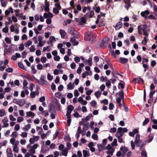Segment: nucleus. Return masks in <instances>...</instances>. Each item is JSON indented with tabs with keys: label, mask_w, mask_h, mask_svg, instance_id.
<instances>
[{
	"label": "nucleus",
	"mask_w": 157,
	"mask_h": 157,
	"mask_svg": "<svg viewBox=\"0 0 157 157\" xmlns=\"http://www.w3.org/2000/svg\"><path fill=\"white\" fill-rule=\"evenodd\" d=\"M117 95H118L119 98H121L123 99L124 98V94L123 90L120 91L118 94H117Z\"/></svg>",
	"instance_id": "30"
},
{
	"label": "nucleus",
	"mask_w": 157,
	"mask_h": 157,
	"mask_svg": "<svg viewBox=\"0 0 157 157\" xmlns=\"http://www.w3.org/2000/svg\"><path fill=\"white\" fill-rule=\"evenodd\" d=\"M27 133L26 132H23L20 134V136L23 138L27 137Z\"/></svg>",
	"instance_id": "44"
},
{
	"label": "nucleus",
	"mask_w": 157,
	"mask_h": 157,
	"mask_svg": "<svg viewBox=\"0 0 157 157\" xmlns=\"http://www.w3.org/2000/svg\"><path fill=\"white\" fill-rule=\"evenodd\" d=\"M39 110L41 112H43L42 113L43 114L45 115L46 116L48 115V113L47 111H43L44 109H39Z\"/></svg>",
	"instance_id": "38"
},
{
	"label": "nucleus",
	"mask_w": 157,
	"mask_h": 157,
	"mask_svg": "<svg viewBox=\"0 0 157 157\" xmlns=\"http://www.w3.org/2000/svg\"><path fill=\"white\" fill-rule=\"evenodd\" d=\"M147 28V25H140L138 26V33L140 34L142 33V31H143V33L147 32L146 30Z\"/></svg>",
	"instance_id": "4"
},
{
	"label": "nucleus",
	"mask_w": 157,
	"mask_h": 157,
	"mask_svg": "<svg viewBox=\"0 0 157 157\" xmlns=\"http://www.w3.org/2000/svg\"><path fill=\"white\" fill-rule=\"evenodd\" d=\"M47 77L48 79L50 81L52 80L53 78V77L51 75L49 74H47Z\"/></svg>",
	"instance_id": "59"
},
{
	"label": "nucleus",
	"mask_w": 157,
	"mask_h": 157,
	"mask_svg": "<svg viewBox=\"0 0 157 157\" xmlns=\"http://www.w3.org/2000/svg\"><path fill=\"white\" fill-rule=\"evenodd\" d=\"M55 6H56V8L60 10L61 9V7L59 4L58 3H56L55 5Z\"/></svg>",
	"instance_id": "62"
},
{
	"label": "nucleus",
	"mask_w": 157,
	"mask_h": 157,
	"mask_svg": "<svg viewBox=\"0 0 157 157\" xmlns=\"http://www.w3.org/2000/svg\"><path fill=\"white\" fill-rule=\"evenodd\" d=\"M149 14V12L147 10H145L144 11L142 12L141 13V16L143 17H146Z\"/></svg>",
	"instance_id": "25"
},
{
	"label": "nucleus",
	"mask_w": 157,
	"mask_h": 157,
	"mask_svg": "<svg viewBox=\"0 0 157 157\" xmlns=\"http://www.w3.org/2000/svg\"><path fill=\"white\" fill-rule=\"evenodd\" d=\"M135 144L137 146H139L141 143V140L140 139V136L137 134L136 136L135 140L134 141Z\"/></svg>",
	"instance_id": "6"
},
{
	"label": "nucleus",
	"mask_w": 157,
	"mask_h": 157,
	"mask_svg": "<svg viewBox=\"0 0 157 157\" xmlns=\"http://www.w3.org/2000/svg\"><path fill=\"white\" fill-rule=\"evenodd\" d=\"M5 40L7 43L10 44L11 43V40L8 37H6Z\"/></svg>",
	"instance_id": "64"
},
{
	"label": "nucleus",
	"mask_w": 157,
	"mask_h": 157,
	"mask_svg": "<svg viewBox=\"0 0 157 157\" xmlns=\"http://www.w3.org/2000/svg\"><path fill=\"white\" fill-rule=\"evenodd\" d=\"M101 94V92L99 91H96L94 93V95L97 98H99Z\"/></svg>",
	"instance_id": "24"
},
{
	"label": "nucleus",
	"mask_w": 157,
	"mask_h": 157,
	"mask_svg": "<svg viewBox=\"0 0 157 157\" xmlns=\"http://www.w3.org/2000/svg\"><path fill=\"white\" fill-rule=\"evenodd\" d=\"M86 131L82 129V130L80 127L79 126L78 128L77 133L75 135L77 139H78L80 137L79 134L80 133L82 136H84L86 134Z\"/></svg>",
	"instance_id": "3"
},
{
	"label": "nucleus",
	"mask_w": 157,
	"mask_h": 157,
	"mask_svg": "<svg viewBox=\"0 0 157 157\" xmlns=\"http://www.w3.org/2000/svg\"><path fill=\"white\" fill-rule=\"evenodd\" d=\"M119 61L121 63H126L128 61V59L125 58L121 57L119 59Z\"/></svg>",
	"instance_id": "19"
},
{
	"label": "nucleus",
	"mask_w": 157,
	"mask_h": 157,
	"mask_svg": "<svg viewBox=\"0 0 157 157\" xmlns=\"http://www.w3.org/2000/svg\"><path fill=\"white\" fill-rule=\"evenodd\" d=\"M10 143L13 145H15V144H16L17 143V144H18L19 143L18 141H15V139L14 138H12L10 140Z\"/></svg>",
	"instance_id": "18"
},
{
	"label": "nucleus",
	"mask_w": 157,
	"mask_h": 157,
	"mask_svg": "<svg viewBox=\"0 0 157 157\" xmlns=\"http://www.w3.org/2000/svg\"><path fill=\"white\" fill-rule=\"evenodd\" d=\"M32 43V41L29 40L27 42H25L24 43V45L25 47H27L31 45Z\"/></svg>",
	"instance_id": "31"
},
{
	"label": "nucleus",
	"mask_w": 157,
	"mask_h": 157,
	"mask_svg": "<svg viewBox=\"0 0 157 157\" xmlns=\"http://www.w3.org/2000/svg\"><path fill=\"white\" fill-rule=\"evenodd\" d=\"M68 150L66 149H64L62 151V155L66 156L67 155Z\"/></svg>",
	"instance_id": "34"
},
{
	"label": "nucleus",
	"mask_w": 157,
	"mask_h": 157,
	"mask_svg": "<svg viewBox=\"0 0 157 157\" xmlns=\"http://www.w3.org/2000/svg\"><path fill=\"white\" fill-rule=\"evenodd\" d=\"M20 128V126L19 124H16L14 127V130L16 131H17L18 130H19Z\"/></svg>",
	"instance_id": "48"
},
{
	"label": "nucleus",
	"mask_w": 157,
	"mask_h": 157,
	"mask_svg": "<svg viewBox=\"0 0 157 157\" xmlns=\"http://www.w3.org/2000/svg\"><path fill=\"white\" fill-rule=\"evenodd\" d=\"M44 17L45 18L48 17L52 18L53 17V15L51 13L49 12L48 13H44Z\"/></svg>",
	"instance_id": "10"
},
{
	"label": "nucleus",
	"mask_w": 157,
	"mask_h": 157,
	"mask_svg": "<svg viewBox=\"0 0 157 157\" xmlns=\"http://www.w3.org/2000/svg\"><path fill=\"white\" fill-rule=\"evenodd\" d=\"M120 151H119L117 153L116 155L118 157L121 156L124 157L126 154L127 152L128 151V148L124 146H121L120 148Z\"/></svg>",
	"instance_id": "1"
},
{
	"label": "nucleus",
	"mask_w": 157,
	"mask_h": 157,
	"mask_svg": "<svg viewBox=\"0 0 157 157\" xmlns=\"http://www.w3.org/2000/svg\"><path fill=\"white\" fill-rule=\"evenodd\" d=\"M50 48L49 46H47V47H44L43 48V51L44 52L46 51H49L50 50Z\"/></svg>",
	"instance_id": "37"
},
{
	"label": "nucleus",
	"mask_w": 157,
	"mask_h": 157,
	"mask_svg": "<svg viewBox=\"0 0 157 157\" xmlns=\"http://www.w3.org/2000/svg\"><path fill=\"white\" fill-rule=\"evenodd\" d=\"M118 136H119V137H116L118 138V142L120 143H124V142L123 141V139L122 138H121V137L122 136H120L119 135H118Z\"/></svg>",
	"instance_id": "47"
},
{
	"label": "nucleus",
	"mask_w": 157,
	"mask_h": 157,
	"mask_svg": "<svg viewBox=\"0 0 157 157\" xmlns=\"http://www.w3.org/2000/svg\"><path fill=\"white\" fill-rule=\"evenodd\" d=\"M18 145L17 144V143L15 144V145L13 146V151L16 153H18V148L17 147Z\"/></svg>",
	"instance_id": "32"
},
{
	"label": "nucleus",
	"mask_w": 157,
	"mask_h": 157,
	"mask_svg": "<svg viewBox=\"0 0 157 157\" xmlns=\"http://www.w3.org/2000/svg\"><path fill=\"white\" fill-rule=\"evenodd\" d=\"M130 144H131V145L132 149H135V142H133L132 141H131L130 142Z\"/></svg>",
	"instance_id": "57"
},
{
	"label": "nucleus",
	"mask_w": 157,
	"mask_h": 157,
	"mask_svg": "<svg viewBox=\"0 0 157 157\" xmlns=\"http://www.w3.org/2000/svg\"><path fill=\"white\" fill-rule=\"evenodd\" d=\"M5 115V112L4 110L3 109H0V116L3 117Z\"/></svg>",
	"instance_id": "35"
},
{
	"label": "nucleus",
	"mask_w": 157,
	"mask_h": 157,
	"mask_svg": "<svg viewBox=\"0 0 157 157\" xmlns=\"http://www.w3.org/2000/svg\"><path fill=\"white\" fill-rule=\"evenodd\" d=\"M0 1L2 6L3 7H6L7 5V0H1Z\"/></svg>",
	"instance_id": "26"
},
{
	"label": "nucleus",
	"mask_w": 157,
	"mask_h": 157,
	"mask_svg": "<svg viewBox=\"0 0 157 157\" xmlns=\"http://www.w3.org/2000/svg\"><path fill=\"white\" fill-rule=\"evenodd\" d=\"M6 153L7 157H13V154L10 148H7Z\"/></svg>",
	"instance_id": "9"
},
{
	"label": "nucleus",
	"mask_w": 157,
	"mask_h": 157,
	"mask_svg": "<svg viewBox=\"0 0 157 157\" xmlns=\"http://www.w3.org/2000/svg\"><path fill=\"white\" fill-rule=\"evenodd\" d=\"M117 139H114L113 142L112 143V146H117Z\"/></svg>",
	"instance_id": "43"
},
{
	"label": "nucleus",
	"mask_w": 157,
	"mask_h": 157,
	"mask_svg": "<svg viewBox=\"0 0 157 157\" xmlns=\"http://www.w3.org/2000/svg\"><path fill=\"white\" fill-rule=\"evenodd\" d=\"M92 138L94 140H96L98 139V136L96 134H93L92 136Z\"/></svg>",
	"instance_id": "45"
},
{
	"label": "nucleus",
	"mask_w": 157,
	"mask_h": 157,
	"mask_svg": "<svg viewBox=\"0 0 157 157\" xmlns=\"http://www.w3.org/2000/svg\"><path fill=\"white\" fill-rule=\"evenodd\" d=\"M26 114L27 117H31L32 118H33L35 116L34 114L31 111L27 112Z\"/></svg>",
	"instance_id": "22"
},
{
	"label": "nucleus",
	"mask_w": 157,
	"mask_h": 157,
	"mask_svg": "<svg viewBox=\"0 0 157 157\" xmlns=\"http://www.w3.org/2000/svg\"><path fill=\"white\" fill-rule=\"evenodd\" d=\"M108 151L107 152V154H109L110 155H113V152L115 151L114 148H112L111 149L108 150Z\"/></svg>",
	"instance_id": "28"
},
{
	"label": "nucleus",
	"mask_w": 157,
	"mask_h": 157,
	"mask_svg": "<svg viewBox=\"0 0 157 157\" xmlns=\"http://www.w3.org/2000/svg\"><path fill=\"white\" fill-rule=\"evenodd\" d=\"M149 121V119L147 118H146L144 121L143 123V125H146Z\"/></svg>",
	"instance_id": "55"
},
{
	"label": "nucleus",
	"mask_w": 157,
	"mask_h": 157,
	"mask_svg": "<svg viewBox=\"0 0 157 157\" xmlns=\"http://www.w3.org/2000/svg\"><path fill=\"white\" fill-rule=\"evenodd\" d=\"M97 147L100 151H101L102 149H103V147L102 145L101 144H97Z\"/></svg>",
	"instance_id": "53"
},
{
	"label": "nucleus",
	"mask_w": 157,
	"mask_h": 157,
	"mask_svg": "<svg viewBox=\"0 0 157 157\" xmlns=\"http://www.w3.org/2000/svg\"><path fill=\"white\" fill-rule=\"evenodd\" d=\"M122 26V24L120 21L118 22L115 25V28L116 30H119Z\"/></svg>",
	"instance_id": "14"
},
{
	"label": "nucleus",
	"mask_w": 157,
	"mask_h": 157,
	"mask_svg": "<svg viewBox=\"0 0 157 157\" xmlns=\"http://www.w3.org/2000/svg\"><path fill=\"white\" fill-rule=\"evenodd\" d=\"M128 130L126 128H123L122 127H119L117 128V132L116 134V137H119V135L120 136H123L124 135V133L127 132Z\"/></svg>",
	"instance_id": "2"
},
{
	"label": "nucleus",
	"mask_w": 157,
	"mask_h": 157,
	"mask_svg": "<svg viewBox=\"0 0 157 157\" xmlns=\"http://www.w3.org/2000/svg\"><path fill=\"white\" fill-rule=\"evenodd\" d=\"M2 31L4 33H7L8 32V29L7 27H6L2 29Z\"/></svg>",
	"instance_id": "61"
},
{
	"label": "nucleus",
	"mask_w": 157,
	"mask_h": 157,
	"mask_svg": "<svg viewBox=\"0 0 157 157\" xmlns=\"http://www.w3.org/2000/svg\"><path fill=\"white\" fill-rule=\"evenodd\" d=\"M49 112L52 113H56V111L55 109H50L49 110Z\"/></svg>",
	"instance_id": "63"
},
{
	"label": "nucleus",
	"mask_w": 157,
	"mask_h": 157,
	"mask_svg": "<svg viewBox=\"0 0 157 157\" xmlns=\"http://www.w3.org/2000/svg\"><path fill=\"white\" fill-rule=\"evenodd\" d=\"M92 116V115L91 114H89V115L87 116L85 118H83L82 119V120L83 121H85L89 120L90 119Z\"/></svg>",
	"instance_id": "33"
},
{
	"label": "nucleus",
	"mask_w": 157,
	"mask_h": 157,
	"mask_svg": "<svg viewBox=\"0 0 157 157\" xmlns=\"http://www.w3.org/2000/svg\"><path fill=\"white\" fill-rule=\"evenodd\" d=\"M24 120V118L21 117H19L17 118V122H21L23 121Z\"/></svg>",
	"instance_id": "40"
},
{
	"label": "nucleus",
	"mask_w": 157,
	"mask_h": 157,
	"mask_svg": "<svg viewBox=\"0 0 157 157\" xmlns=\"http://www.w3.org/2000/svg\"><path fill=\"white\" fill-rule=\"evenodd\" d=\"M85 37L88 41L90 40L93 38V33L91 32H88L85 35Z\"/></svg>",
	"instance_id": "8"
},
{
	"label": "nucleus",
	"mask_w": 157,
	"mask_h": 157,
	"mask_svg": "<svg viewBox=\"0 0 157 157\" xmlns=\"http://www.w3.org/2000/svg\"><path fill=\"white\" fill-rule=\"evenodd\" d=\"M19 50L22 51L24 49V45L23 44H21L18 47Z\"/></svg>",
	"instance_id": "46"
},
{
	"label": "nucleus",
	"mask_w": 157,
	"mask_h": 157,
	"mask_svg": "<svg viewBox=\"0 0 157 157\" xmlns=\"http://www.w3.org/2000/svg\"><path fill=\"white\" fill-rule=\"evenodd\" d=\"M67 124L68 126H69L70 125L71 123V117H67Z\"/></svg>",
	"instance_id": "42"
},
{
	"label": "nucleus",
	"mask_w": 157,
	"mask_h": 157,
	"mask_svg": "<svg viewBox=\"0 0 157 157\" xmlns=\"http://www.w3.org/2000/svg\"><path fill=\"white\" fill-rule=\"evenodd\" d=\"M43 67V66L40 64H38L37 65V68L38 70H41Z\"/></svg>",
	"instance_id": "60"
},
{
	"label": "nucleus",
	"mask_w": 157,
	"mask_h": 157,
	"mask_svg": "<svg viewBox=\"0 0 157 157\" xmlns=\"http://www.w3.org/2000/svg\"><path fill=\"white\" fill-rule=\"evenodd\" d=\"M89 74V73L87 71H85L84 73H83L82 75V77L83 78H85L86 76L88 75Z\"/></svg>",
	"instance_id": "58"
},
{
	"label": "nucleus",
	"mask_w": 157,
	"mask_h": 157,
	"mask_svg": "<svg viewBox=\"0 0 157 157\" xmlns=\"http://www.w3.org/2000/svg\"><path fill=\"white\" fill-rule=\"evenodd\" d=\"M120 98H117L116 99V100L117 102L118 103V106L119 107H124V108H127V107L126 106L124 103L123 101H122V104L121 103V99Z\"/></svg>",
	"instance_id": "7"
},
{
	"label": "nucleus",
	"mask_w": 157,
	"mask_h": 157,
	"mask_svg": "<svg viewBox=\"0 0 157 157\" xmlns=\"http://www.w3.org/2000/svg\"><path fill=\"white\" fill-rule=\"evenodd\" d=\"M49 148L47 146H42L41 149V152L43 153H45L46 151H49Z\"/></svg>",
	"instance_id": "11"
},
{
	"label": "nucleus",
	"mask_w": 157,
	"mask_h": 157,
	"mask_svg": "<svg viewBox=\"0 0 157 157\" xmlns=\"http://www.w3.org/2000/svg\"><path fill=\"white\" fill-rule=\"evenodd\" d=\"M38 145L37 144H35L33 145L30 146L29 150V151L31 153L34 154L35 153V149L38 147Z\"/></svg>",
	"instance_id": "5"
},
{
	"label": "nucleus",
	"mask_w": 157,
	"mask_h": 157,
	"mask_svg": "<svg viewBox=\"0 0 157 157\" xmlns=\"http://www.w3.org/2000/svg\"><path fill=\"white\" fill-rule=\"evenodd\" d=\"M83 156L84 157L88 156L90 155V152L89 151H86L85 150H83Z\"/></svg>",
	"instance_id": "21"
},
{
	"label": "nucleus",
	"mask_w": 157,
	"mask_h": 157,
	"mask_svg": "<svg viewBox=\"0 0 157 157\" xmlns=\"http://www.w3.org/2000/svg\"><path fill=\"white\" fill-rule=\"evenodd\" d=\"M79 24L81 25H83L86 23V20L85 17H82L80 18V21L79 22Z\"/></svg>",
	"instance_id": "23"
},
{
	"label": "nucleus",
	"mask_w": 157,
	"mask_h": 157,
	"mask_svg": "<svg viewBox=\"0 0 157 157\" xmlns=\"http://www.w3.org/2000/svg\"><path fill=\"white\" fill-rule=\"evenodd\" d=\"M75 87V85L74 83H72L71 82H70L67 86V88L68 89L72 90L74 89Z\"/></svg>",
	"instance_id": "12"
},
{
	"label": "nucleus",
	"mask_w": 157,
	"mask_h": 157,
	"mask_svg": "<svg viewBox=\"0 0 157 157\" xmlns=\"http://www.w3.org/2000/svg\"><path fill=\"white\" fill-rule=\"evenodd\" d=\"M59 9H58L56 8H53V12L54 13L57 14L59 13Z\"/></svg>",
	"instance_id": "51"
},
{
	"label": "nucleus",
	"mask_w": 157,
	"mask_h": 157,
	"mask_svg": "<svg viewBox=\"0 0 157 157\" xmlns=\"http://www.w3.org/2000/svg\"><path fill=\"white\" fill-rule=\"evenodd\" d=\"M72 110V109H68L67 110L66 116L67 117H71L70 113Z\"/></svg>",
	"instance_id": "27"
},
{
	"label": "nucleus",
	"mask_w": 157,
	"mask_h": 157,
	"mask_svg": "<svg viewBox=\"0 0 157 157\" xmlns=\"http://www.w3.org/2000/svg\"><path fill=\"white\" fill-rule=\"evenodd\" d=\"M7 143V142L6 140H5L2 142L0 143V147L1 148V147L2 146H5Z\"/></svg>",
	"instance_id": "36"
},
{
	"label": "nucleus",
	"mask_w": 157,
	"mask_h": 157,
	"mask_svg": "<svg viewBox=\"0 0 157 157\" xmlns=\"http://www.w3.org/2000/svg\"><path fill=\"white\" fill-rule=\"evenodd\" d=\"M39 83L42 85H48V83L47 81L44 80L43 78H40L39 82Z\"/></svg>",
	"instance_id": "16"
},
{
	"label": "nucleus",
	"mask_w": 157,
	"mask_h": 157,
	"mask_svg": "<svg viewBox=\"0 0 157 157\" xmlns=\"http://www.w3.org/2000/svg\"><path fill=\"white\" fill-rule=\"evenodd\" d=\"M70 42L73 44V45H77L78 44V42L76 41V39L74 37H72L71 38Z\"/></svg>",
	"instance_id": "15"
},
{
	"label": "nucleus",
	"mask_w": 157,
	"mask_h": 157,
	"mask_svg": "<svg viewBox=\"0 0 157 157\" xmlns=\"http://www.w3.org/2000/svg\"><path fill=\"white\" fill-rule=\"evenodd\" d=\"M90 104L93 107H96V106L97 104V103L96 101L93 100L90 102Z\"/></svg>",
	"instance_id": "41"
},
{
	"label": "nucleus",
	"mask_w": 157,
	"mask_h": 157,
	"mask_svg": "<svg viewBox=\"0 0 157 157\" xmlns=\"http://www.w3.org/2000/svg\"><path fill=\"white\" fill-rule=\"evenodd\" d=\"M35 46L34 45L31 46L29 48L30 52H34L35 50Z\"/></svg>",
	"instance_id": "49"
},
{
	"label": "nucleus",
	"mask_w": 157,
	"mask_h": 157,
	"mask_svg": "<svg viewBox=\"0 0 157 157\" xmlns=\"http://www.w3.org/2000/svg\"><path fill=\"white\" fill-rule=\"evenodd\" d=\"M55 38L54 36H51L49 37V41L51 43L52 42L54 41H55Z\"/></svg>",
	"instance_id": "50"
},
{
	"label": "nucleus",
	"mask_w": 157,
	"mask_h": 157,
	"mask_svg": "<svg viewBox=\"0 0 157 157\" xmlns=\"http://www.w3.org/2000/svg\"><path fill=\"white\" fill-rule=\"evenodd\" d=\"M74 96L76 97H77L79 95V94L77 90H74Z\"/></svg>",
	"instance_id": "56"
},
{
	"label": "nucleus",
	"mask_w": 157,
	"mask_h": 157,
	"mask_svg": "<svg viewBox=\"0 0 157 157\" xmlns=\"http://www.w3.org/2000/svg\"><path fill=\"white\" fill-rule=\"evenodd\" d=\"M47 59L45 57H42L40 59V61L42 63H45L47 61Z\"/></svg>",
	"instance_id": "52"
},
{
	"label": "nucleus",
	"mask_w": 157,
	"mask_h": 157,
	"mask_svg": "<svg viewBox=\"0 0 157 157\" xmlns=\"http://www.w3.org/2000/svg\"><path fill=\"white\" fill-rule=\"evenodd\" d=\"M67 147L65 149L67 150H70L71 147V144L69 142L67 143Z\"/></svg>",
	"instance_id": "54"
},
{
	"label": "nucleus",
	"mask_w": 157,
	"mask_h": 157,
	"mask_svg": "<svg viewBox=\"0 0 157 157\" xmlns=\"http://www.w3.org/2000/svg\"><path fill=\"white\" fill-rule=\"evenodd\" d=\"M83 121L81 122L80 123V124H83V127L82 129H85L86 131H87L89 129V127L88 126V124L89 123H87V124H86H86H84L83 122Z\"/></svg>",
	"instance_id": "17"
},
{
	"label": "nucleus",
	"mask_w": 157,
	"mask_h": 157,
	"mask_svg": "<svg viewBox=\"0 0 157 157\" xmlns=\"http://www.w3.org/2000/svg\"><path fill=\"white\" fill-rule=\"evenodd\" d=\"M31 125L30 124H28L25 125L24 127L23 128V130L25 131H28L31 128Z\"/></svg>",
	"instance_id": "20"
},
{
	"label": "nucleus",
	"mask_w": 157,
	"mask_h": 157,
	"mask_svg": "<svg viewBox=\"0 0 157 157\" xmlns=\"http://www.w3.org/2000/svg\"><path fill=\"white\" fill-rule=\"evenodd\" d=\"M141 155L142 157H146L147 156L146 151L144 150H142L141 153Z\"/></svg>",
	"instance_id": "39"
},
{
	"label": "nucleus",
	"mask_w": 157,
	"mask_h": 157,
	"mask_svg": "<svg viewBox=\"0 0 157 157\" xmlns=\"http://www.w3.org/2000/svg\"><path fill=\"white\" fill-rule=\"evenodd\" d=\"M18 135V133L16 132H14L10 136L12 137V138H14L15 139L17 136Z\"/></svg>",
	"instance_id": "29"
},
{
	"label": "nucleus",
	"mask_w": 157,
	"mask_h": 157,
	"mask_svg": "<svg viewBox=\"0 0 157 157\" xmlns=\"http://www.w3.org/2000/svg\"><path fill=\"white\" fill-rule=\"evenodd\" d=\"M59 33L61 35V38H64L67 34V33L62 29H60L59 30Z\"/></svg>",
	"instance_id": "13"
}]
</instances>
